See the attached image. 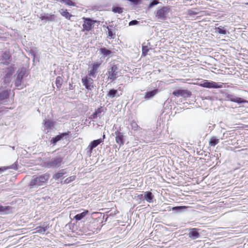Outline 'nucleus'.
I'll return each instance as SVG.
<instances>
[{
    "label": "nucleus",
    "instance_id": "1",
    "mask_svg": "<svg viewBox=\"0 0 248 248\" xmlns=\"http://www.w3.org/2000/svg\"><path fill=\"white\" fill-rule=\"evenodd\" d=\"M49 178V174L47 173L43 174L39 176L33 175L29 186L31 188H37L40 186L45 185Z\"/></svg>",
    "mask_w": 248,
    "mask_h": 248
},
{
    "label": "nucleus",
    "instance_id": "2",
    "mask_svg": "<svg viewBox=\"0 0 248 248\" xmlns=\"http://www.w3.org/2000/svg\"><path fill=\"white\" fill-rule=\"evenodd\" d=\"M63 164V157L57 156L47 159L44 162V166L48 169H56L61 167Z\"/></svg>",
    "mask_w": 248,
    "mask_h": 248
},
{
    "label": "nucleus",
    "instance_id": "3",
    "mask_svg": "<svg viewBox=\"0 0 248 248\" xmlns=\"http://www.w3.org/2000/svg\"><path fill=\"white\" fill-rule=\"evenodd\" d=\"M170 11V7L169 6H163L156 11L155 13V16L158 19L165 20L166 19Z\"/></svg>",
    "mask_w": 248,
    "mask_h": 248
},
{
    "label": "nucleus",
    "instance_id": "4",
    "mask_svg": "<svg viewBox=\"0 0 248 248\" xmlns=\"http://www.w3.org/2000/svg\"><path fill=\"white\" fill-rule=\"evenodd\" d=\"M119 69L117 65H112L108 70L107 75H108V80H110L111 81L116 80L119 76Z\"/></svg>",
    "mask_w": 248,
    "mask_h": 248
},
{
    "label": "nucleus",
    "instance_id": "5",
    "mask_svg": "<svg viewBox=\"0 0 248 248\" xmlns=\"http://www.w3.org/2000/svg\"><path fill=\"white\" fill-rule=\"evenodd\" d=\"M225 100L227 101H230L231 102L237 103L238 104L245 103L247 102V101L243 99L242 98L237 97L233 94H226Z\"/></svg>",
    "mask_w": 248,
    "mask_h": 248
},
{
    "label": "nucleus",
    "instance_id": "6",
    "mask_svg": "<svg viewBox=\"0 0 248 248\" xmlns=\"http://www.w3.org/2000/svg\"><path fill=\"white\" fill-rule=\"evenodd\" d=\"M202 87L207 88H221L222 87V83H217V82L204 80L202 83L200 84Z\"/></svg>",
    "mask_w": 248,
    "mask_h": 248
},
{
    "label": "nucleus",
    "instance_id": "7",
    "mask_svg": "<svg viewBox=\"0 0 248 248\" xmlns=\"http://www.w3.org/2000/svg\"><path fill=\"white\" fill-rule=\"evenodd\" d=\"M93 80L91 77H89L88 76H86L82 79V83L83 85L87 89L90 90H91L92 87H93Z\"/></svg>",
    "mask_w": 248,
    "mask_h": 248
},
{
    "label": "nucleus",
    "instance_id": "8",
    "mask_svg": "<svg viewBox=\"0 0 248 248\" xmlns=\"http://www.w3.org/2000/svg\"><path fill=\"white\" fill-rule=\"evenodd\" d=\"M26 71L24 69H22L20 71H18L17 77L15 81V85L16 87H19L21 86L22 81L24 76L25 74Z\"/></svg>",
    "mask_w": 248,
    "mask_h": 248
},
{
    "label": "nucleus",
    "instance_id": "9",
    "mask_svg": "<svg viewBox=\"0 0 248 248\" xmlns=\"http://www.w3.org/2000/svg\"><path fill=\"white\" fill-rule=\"evenodd\" d=\"M69 132L62 133L56 137L52 138L50 140V142L54 145H55L58 141L66 139L69 136Z\"/></svg>",
    "mask_w": 248,
    "mask_h": 248
},
{
    "label": "nucleus",
    "instance_id": "10",
    "mask_svg": "<svg viewBox=\"0 0 248 248\" xmlns=\"http://www.w3.org/2000/svg\"><path fill=\"white\" fill-rule=\"evenodd\" d=\"M116 137V142L119 144L120 146L124 145V136L123 133L116 131L114 133Z\"/></svg>",
    "mask_w": 248,
    "mask_h": 248
},
{
    "label": "nucleus",
    "instance_id": "11",
    "mask_svg": "<svg viewBox=\"0 0 248 248\" xmlns=\"http://www.w3.org/2000/svg\"><path fill=\"white\" fill-rule=\"evenodd\" d=\"M100 66V64L94 62L93 64V65L91 67V69L88 72V76L90 77H92L93 78H95L96 77V74L97 72V70Z\"/></svg>",
    "mask_w": 248,
    "mask_h": 248
},
{
    "label": "nucleus",
    "instance_id": "12",
    "mask_svg": "<svg viewBox=\"0 0 248 248\" xmlns=\"http://www.w3.org/2000/svg\"><path fill=\"white\" fill-rule=\"evenodd\" d=\"M56 16L53 14H45L44 15H41L40 18L42 20H45L46 21L53 22L56 20Z\"/></svg>",
    "mask_w": 248,
    "mask_h": 248
},
{
    "label": "nucleus",
    "instance_id": "13",
    "mask_svg": "<svg viewBox=\"0 0 248 248\" xmlns=\"http://www.w3.org/2000/svg\"><path fill=\"white\" fill-rule=\"evenodd\" d=\"M84 21L83 24V28L85 31H89L91 30L94 21L92 20L90 18H84Z\"/></svg>",
    "mask_w": 248,
    "mask_h": 248
},
{
    "label": "nucleus",
    "instance_id": "14",
    "mask_svg": "<svg viewBox=\"0 0 248 248\" xmlns=\"http://www.w3.org/2000/svg\"><path fill=\"white\" fill-rule=\"evenodd\" d=\"M173 94L176 96L188 97L190 95V93L186 90H177L173 92Z\"/></svg>",
    "mask_w": 248,
    "mask_h": 248
},
{
    "label": "nucleus",
    "instance_id": "15",
    "mask_svg": "<svg viewBox=\"0 0 248 248\" xmlns=\"http://www.w3.org/2000/svg\"><path fill=\"white\" fill-rule=\"evenodd\" d=\"M103 140L101 139L94 140L92 141L87 147V150L91 153L93 149L97 147L99 144L103 142Z\"/></svg>",
    "mask_w": 248,
    "mask_h": 248
},
{
    "label": "nucleus",
    "instance_id": "16",
    "mask_svg": "<svg viewBox=\"0 0 248 248\" xmlns=\"http://www.w3.org/2000/svg\"><path fill=\"white\" fill-rule=\"evenodd\" d=\"M199 230L197 228L191 229L188 233L189 237L192 239H196L200 237V234L198 232Z\"/></svg>",
    "mask_w": 248,
    "mask_h": 248
},
{
    "label": "nucleus",
    "instance_id": "17",
    "mask_svg": "<svg viewBox=\"0 0 248 248\" xmlns=\"http://www.w3.org/2000/svg\"><path fill=\"white\" fill-rule=\"evenodd\" d=\"M9 96V93L8 91L5 90L0 93V102L4 103L7 102Z\"/></svg>",
    "mask_w": 248,
    "mask_h": 248
},
{
    "label": "nucleus",
    "instance_id": "18",
    "mask_svg": "<svg viewBox=\"0 0 248 248\" xmlns=\"http://www.w3.org/2000/svg\"><path fill=\"white\" fill-rule=\"evenodd\" d=\"M159 90L158 89H155L151 91H148L145 93L144 98L147 100L150 99L159 93Z\"/></svg>",
    "mask_w": 248,
    "mask_h": 248
},
{
    "label": "nucleus",
    "instance_id": "19",
    "mask_svg": "<svg viewBox=\"0 0 248 248\" xmlns=\"http://www.w3.org/2000/svg\"><path fill=\"white\" fill-rule=\"evenodd\" d=\"M108 31V36L114 39L116 35V29L112 25H109L107 27Z\"/></svg>",
    "mask_w": 248,
    "mask_h": 248
},
{
    "label": "nucleus",
    "instance_id": "20",
    "mask_svg": "<svg viewBox=\"0 0 248 248\" xmlns=\"http://www.w3.org/2000/svg\"><path fill=\"white\" fill-rule=\"evenodd\" d=\"M154 198V196L152 194V192L150 191L145 192L144 193V199L148 202L152 203L153 202V200Z\"/></svg>",
    "mask_w": 248,
    "mask_h": 248
},
{
    "label": "nucleus",
    "instance_id": "21",
    "mask_svg": "<svg viewBox=\"0 0 248 248\" xmlns=\"http://www.w3.org/2000/svg\"><path fill=\"white\" fill-rule=\"evenodd\" d=\"M121 94L118 93V90L112 89L110 90L107 95L110 98H113L115 97H119Z\"/></svg>",
    "mask_w": 248,
    "mask_h": 248
},
{
    "label": "nucleus",
    "instance_id": "22",
    "mask_svg": "<svg viewBox=\"0 0 248 248\" xmlns=\"http://www.w3.org/2000/svg\"><path fill=\"white\" fill-rule=\"evenodd\" d=\"M66 173V171L65 169H62L58 173L54 174L53 176V178L55 180H58L59 179L62 178L63 175Z\"/></svg>",
    "mask_w": 248,
    "mask_h": 248
},
{
    "label": "nucleus",
    "instance_id": "23",
    "mask_svg": "<svg viewBox=\"0 0 248 248\" xmlns=\"http://www.w3.org/2000/svg\"><path fill=\"white\" fill-rule=\"evenodd\" d=\"M44 124L45 127L47 129H51L54 126V123L49 120H45L44 121Z\"/></svg>",
    "mask_w": 248,
    "mask_h": 248
},
{
    "label": "nucleus",
    "instance_id": "24",
    "mask_svg": "<svg viewBox=\"0 0 248 248\" xmlns=\"http://www.w3.org/2000/svg\"><path fill=\"white\" fill-rule=\"evenodd\" d=\"M88 213V210H86L80 214H78L77 215H76L75 217H74V218L76 220H81L82 218H83L86 215H87V214Z\"/></svg>",
    "mask_w": 248,
    "mask_h": 248
},
{
    "label": "nucleus",
    "instance_id": "25",
    "mask_svg": "<svg viewBox=\"0 0 248 248\" xmlns=\"http://www.w3.org/2000/svg\"><path fill=\"white\" fill-rule=\"evenodd\" d=\"M60 13L62 16H64L65 18L68 19H70V17L73 16L71 14L68 12L66 10H63V9H61L60 11Z\"/></svg>",
    "mask_w": 248,
    "mask_h": 248
},
{
    "label": "nucleus",
    "instance_id": "26",
    "mask_svg": "<svg viewBox=\"0 0 248 248\" xmlns=\"http://www.w3.org/2000/svg\"><path fill=\"white\" fill-rule=\"evenodd\" d=\"M218 142L219 139H217L216 137H212L209 141V145L211 146H215Z\"/></svg>",
    "mask_w": 248,
    "mask_h": 248
},
{
    "label": "nucleus",
    "instance_id": "27",
    "mask_svg": "<svg viewBox=\"0 0 248 248\" xmlns=\"http://www.w3.org/2000/svg\"><path fill=\"white\" fill-rule=\"evenodd\" d=\"M48 228L47 226L45 227H42V226H39L36 228V233H44L47 230Z\"/></svg>",
    "mask_w": 248,
    "mask_h": 248
},
{
    "label": "nucleus",
    "instance_id": "28",
    "mask_svg": "<svg viewBox=\"0 0 248 248\" xmlns=\"http://www.w3.org/2000/svg\"><path fill=\"white\" fill-rule=\"evenodd\" d=\"M100 51L102 55L106 56H108L112 53L110 50L107 49L105 47L101 48Z\"/></svg>",
    "mask_w": 248,
    "mask_h": 248
},
{
    "label": "nucleus",
    "instance_id": "29",
    "mask_svg": "<svg viewBox=\"0 0 248 248\" xmlns=\"http://www.w3.org/2000/svg\"><path fill=\"white\" fill-rule=\"evenodd\" d=\"M216 32L218 33L219 34H227V31L226 30L224 29L223 27H219L216 28Z\"/></svg>",
    "mask_w": 248,
    "mask_h": 248
},
{
    "label": "nucleus",
    "instance_id": "30",
    "mask_svg": "<svg viewBox=\"0 0 248 248\" xmlns=\"http://www.w3.org/2000/svg\"><path fill=\"white\" fill-rule=\"evenodd\" d=\"M63 82L62 77L59 76L56 79L55 83L58 88H60Z\"/></svg>",
    "mask_w": 248,
    "mask_h": 248
},
{
    "label": "nucleus",
    "instance_id": "31",
    "mask_svg": "<svg viewBox=\"0 0 248 248\" xmlns=\"http://www.w3.org/2000/svg\"><path fill=\"white\" fill-rule=\"evenodd\" d=\"M101 108H98L95 111L92 115V118L93 119H96L98 117V115L101 113Z\"/></svg>",
    "mask_w": 248,
    "mask_h": 248
},
{
    "label": "nucleus",
    "instance_id": "32",
    "mask_svg": "<svg viewBox=\"0 0 248 248\" xmlns=\"http://www.w3.org/2000/svg\"><path fill=\"white\" fill-rule=\"evenodd\" d=\"M112 11L115 13L121 14L123 12V9L120 7H114L112 8Z\"/></svg>",
    "mask_w": 248,
    "mask_h": 248
},
{
    "label": "nucleus",
    "instance_id": "33",
    "mask_svg": "<svg viewBox=\"0 0 248 248\" xmlns=\"http://www.w3.org/2000/svg\"><path fill=\"white\" fill-rule=\"evenodd\" d=\"M94 226H95V225L93 223L90 224L89 225V227L91 228V229L90 230V231H91V232H89V234L98 233V231L97 228H93V229H92V228Z\"/></svg>",
    "mask_w": 248,
    "mask_h": 248
},
{
    "label": "nucleus",
    "instance_id": "34",
    "mask_svg": "<svg viewBox=\"0 0 248 248\" xmlns=\"http://www.w3.org/2000/svg\"><path fill=\"white\" fill-rule=\"evenodd\" d=\"M60 2L64 3L68 6H74L75 5L74 2L71 0H61Z\"/></svg>",
    "mask_w": 248,
    "mask_h": 248
},
{
    "label": "nucleus",
    "instance_id": "35",
    "mask_svg": "<svg viewBox=\"0 0 248 248\" xmlns=\"http://www.w3.org/2000/svg\"><path fill=\"white\" fill-rule=\"evenodd\" d=\"M186 208V207L184 206H175L172 207V210L173 211H175L177 212H181L183 209H185Z\"/></svg>",
    "mask_w": 248,
    "mask_h": 248
},
{
    "label": "nucleus",
    "instance_id": "36",
    "mask_svg": "<svg viewBox=\"0 0 248 248\" xmlns=\"http://www.w3.org/2000/svg\"><path fill=\"white\" fill-rule=\"evenodd\" d=\"M142 55L144 56L147 55V53L149 51L148 46H144V44H142Z\"/></svg>",
    "mask_w": 248,
    "mask_h": 248
},
{
    "label": "nucleus",
    "instance_id": "37",
    "mask_svg": "<svg viewBox=\"0 0 248 248\" xmlns=\"http://www.w3.org/2000/svg\"><path fill=\"white\" fill-rule=\"evenodd\" d=\"M75 179H76L75 176H70V177H68L67 178H66L64 181V184H68V183L73 181L74 180H75Z\"/></svg>",
    "mask_w": 248,
    "mask_h": 248
},
{
    "label": "nucleus",
    "instance_id": "38",
    "mask_svg": "<svg viewBox=\"0 0 248 248\" xmlns=\"http://www.w3.org/2000/svg\"><path fill=\"white\" fill-rule=\"evenodd\" d=\"M158 3L159 1L158 0H153L150 2V4H149L148 8H152Z\"/></svg>",
    "mask_w": 248,
    "mask_h": 248
},
{
    "label": "nucleus",
    "instance_id": "39",
    "mask_svg": "<svg viewBox=\"0 0 248 248\" xmlns=\"http://www.w3.org/2000/svg\"><path fill=\"white\" fill-rule=\"evenodd\" d=\"M130 125L132 127V129L134 130H137L139 128V125L134 121L131 122Z\"/></svg>",
    "mask_w": 248,
    "mask_h": 248
},
{
    "label": "nucleus",
    "instance_id": "40",
    "mask_svg": "<svg viewBox=\"0 0 248 248\" xmlns=\"http://www.w3.org/2000/svg\"><path fill=\"white\" fill-rule=\"evenodd\" d=\"M139 22L136 20H131L129 22V26H133L138 24Z\"/></svg>",
    "mask_w": 248,
    "mask_h": 248
},
{
    "label": "nucleus",
    "instance_id": "41",
    "mask_svg": "<svg viewBox=\"0 0 248 248\" xmlns=\"http://www.w3.org/2000/svg\"><path fill=\"white\" fill-rule=\"evenodd\" d=\"M2 57L5 60H7V59H9L10 58V56H9V54L8 53H7L6 52H5V53H4L3 54Z\"/></svg>",
    "mask_w": 248,
    "mask_h": 248
},
{
    "label": "nucleus",
    "instance_id": "42",
    "mask_svg": "<svg viewBox=\"0 0 248 248\" xmlns=\"http://www.w3.org/2000/svg\"><path fill=\"white\" fill-rule=\"evenodd\" d=\"M7 208L8 207L0 205V212H5V210L7 209Z\"/></svg>",
    "mask_w": 248,
    "mask_h": 248
},
{
    "label": "nucleus",
    "instance_id": "43",
    "mask_svg": "<svg viewBox=\"0 0 248 248\" xmlns=\"http://www.w3.org/2000/svg\"><path fill=\"white\" fill-rule=\"evenodd\" d=\"M128 0L133 3L135 4H137L140 1V0Z\"/></svg>",
    "mask_w": 248,
    "mask_h": 248
},
{
    "label": "nucleus",
    "instance_id": "44",
    "mask_svg": "<svg viewBox=\"0 0 248 248\" xmlns=\"http://www.w3.org/2000/svg\"><path fill=\"white\" fill-rule=\"evenodd\" d=\"M8 169L7 167H3L0 168V173H1L2 172Z\"/></svg>",
    "mask_w": 248,
    "mask_h": 248
},
{
    "label": "nucleus",
    "instance_id": "45",
    "mask_svg": "<svg viewBox=\"0 0 248 248\" xmlns=\"http://www.w3.org/2000/svg\"><path fill=\"white\" fill-rule=\"evenodd\" d=\"M189 15H196V14H197V13L194 12V11H190L189 12Z\"/></svg>",
    "mask_w": 248,
    "mask_h": 248
},
{
    "label": "nucleus",
    "instance_id": "46",
    "mask_svg": "<svg viewBox=\"0 0 248 248\" xmlns=\"http://www.w3.org/2000/svg\"><path fill=\"white\" fill-rule=\"evenodd\" d=\"M9 76L8 75V74H6V77H5V81H6V78H8V77H9Z\"/></svg>",
    "mask_w": 248,
    "mask_h": 248
},
{
    "label": "nucleus",
    "instance_id": "47",
    "mask_svg": "<svg viewBox=\"0 0 248 248\" xmlns=\"http://www.w3.org/2000/svg\"><path fill=\"white\" fill-rule=\"evenodd\" d=\"M105 138V134H103V139H101L102 140H103L104 141V139Z\"/></svg>",
    "mask_w": 248,
    "mask_h": 248
},
{
    "label": "nucleus",
    "instance_id": "48",
    "mask_svg": "<svg viewBox=\"0 0 248 248\" xmlns=\"http://www.w3.org/2000/svg\"><path fill=\"white\" fill-rule=\"evenodd\" d=\"M118 91H122L121 88L120 87L118 88V89L117 90Z\"/></svg>",
    "mask_w": 248,
    "mask_h": 248
},
{
    "label": "nucleus",
    "instance_id": "49",
    "mask_svg": "<svg viewBox=\"0 0 248 248\" xmlns=\"http://www.w3.org/2000/svg\"><path fill=\"white\" fill-rule=\"evenodd\" d=\"M246 4H247V5H248V2L246 3Z\"/></svg>",
    "mask_w": 248,
    "mask_h": 248
}]
</instances>
